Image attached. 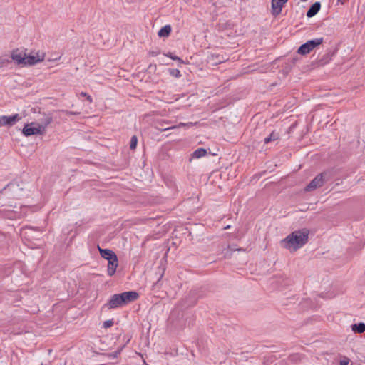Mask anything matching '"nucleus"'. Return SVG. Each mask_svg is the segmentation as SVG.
I'll return each instance as SVG.
<instances>
[{
	"label": "nucleus",
	"instance_id": "3",
	"mask_svg": "<svg viewBox=\"0 0 365 365\" xmlns=\"http://www.w3.org/2000/svg\"><path fill=\"white\" fill-rule=\"evenodd\" d=\"M98 250L101 256L108 260V268L107 272L109 276H113L115 272L116 268L118 265V260L116 254L110 249H102L99 246Z\"/></svg>",
	"mask_w": 365,
	"mask_h": 365
},
{
	"label": "nucleus",
	"instance_id": "10",
	"mask_svg": "<svg viewBox=\"0 0 365 365\" xmlns=\"http://www.w3.org/2000/svg\"><path fill=\"white\" fill-rule=\"evenodd\" d=\"M284 4L285 3H282V1L279 0H272V14L274 16L279 14Z\"/></svg>",
	"mask_w": 365,
	"mask_h": 365
},
{
	"label": "nucleus",
	"instance_id": "21",
	"mask_svg": "<svg viewBox=\"0 0 365 365\" xmlns=\"http://www.w3.org/2000/svg\"><path fill=\"white\" fill-rule=\"evenodd\" d=\"M113 324V319L106 320L103 322V327L106 329L112 327Z\"/></svg>",
	"mask_w": 365,
	"mask_h": 365
},
{
	"label": "nucleus",
	"instance_id": "22",
	"mask_svg": "<svg viewBox=\"0 0 365 365\" xmlns=\"http://www.w3.org/2000/svg\"><path fill=\"white\" fill-rule=\"evenodd\" d=\"M81 96H84L85 98H86V99L90 102L91 103L92 102V98L90 95H88V93H85V92H81Z\"/></svg>",
	"mask_w": 365,
	"mask_h": 365
},
{
	"label": "nucleus",
	"instance_id": "24",
	"mask_svg": "<svg viewBox=\"0 0 365 365\" xmlns=\"http://www.w3.org/2000/svg\"><path fill=\"white\" fill-rule=\"evenodd\" d=\"M161 125H162V128H159V130H161V131H165V130H171V129H175L176 128L175 126L164 128L163 127V124H161Z\"/></svg>",
	"mask_w": 365,
	"mask_h": 365
},
{
	"label": "nucleus",
	"instance_id": "5",
	"mask_svg": "<svg viewBox=\"0 0 365 365\" xmlns=\"http://www.w3.org/2000/svg\"><path fill=\"white\" fill-rule=\"evenodd\" d=\"M336 171L334 169H329L318 174L310 182H324L330 180H336L335 178Z\"/></svg>",
	"mask_w": 365,
	"mask_h": 365
},
{
	"label": "nucleus",
	"instance_id": "18",
	"mask_svg": "<svg viewBox=\"0 0 365 365\" xmlns=\"http://www.w3.org/2000/svg\"><path fill=\"white\" fill-rule=\"evenodd\" d=\"M168 72L170 76H174L175 78L181 77L180 71L176 68H170L168 69Z\"/></svg>",
	"mask_w": 365,
	"mask_h": 365
},
{
	"label": "nucleus",
	"instance_id": "28",
	"mask_svg": "<svg viewBox=\"0 0 365 365\" xmlns=\"http://www.w3.org/2000/svg\"><path fill=\"white\" fill-rule=\"evenodd\" d=\"M280 1H282V3H286L288 0H279Z\"/></svg>",
	"mask_w": 365,
	"mask_h": 365
},
{
	"label": "nucleus",
	"instance_id": "15",
	"mask_svg": "<svg viewBox=\"0 0 365 365\" xmlns=\"http://www.w3.org/2000/svg\"><path fill=\"white\" fill-rule=\"evenodd\" d=\"M351 329L355 333L361 334L365 331V324L363 322L354 324L351 325Z\"/></svg>",
	"mask_w": 365,
	"mask_h": 365
},
{
	"label": "nucleus",
	"instance_id": "4",
	"mask_svg": "<svg viewBox=\"0 0 365 365\" xmlns=\"http://www.w3.org/2000/svg\"><path fill=\"white\" fill-rule=\"evenodd\" d=\"M322 42L323 38H318L309 40L299 46V48L297 50V53L301 55H306L307 53H309L317 46L322 44Z\"/></svg>",
	"mask_w": 365,
	"mask_h": 365
},
{
	"label": "nucleus",
	"instance_id": "25",
	"mask_svg": "<svg viewBox=\"0 0 365 365\" xmlns=\"http://www.w3.org/2000/svg\"><path fill=\"white\" fill-rule=\"evenodd\" d=\"M63 112L65 113V114L66 115H78V114H79L78 112H73V111H68V110H63Z\"/></svg>",
	"mask_w": 365,
	"mask_h": 365
},
{
	"label": "nucleus",
	"instance_id": "19",
	"mask_svg": "<svg viewBox=\"0 0 365 365\" xmlns=\"http://www.w3.org/2000/svg\"><path fill=\"white\" fill-rule=\"evenodd\" d=\"M138 143V138L135 135H133L131 137L130 142V148L131 150H134L136 148Z\"/></svg>",
	"mask_w": 365,
	"mask_h": 365
},
{
	"label": "nucleus",
	"instance_id": "30",
	"mask_svg": "<svg viewBox=\"0 0 365 365\" xmlns=\"http://www.w3.org/2000/svg\"><path fill=\"white\" fill-rule=\"evenodd\" d=\"M230 227V225H227V226H226V227H225V230H227V229H229Z\"/></svg>",
	"mask_w": 365,
	"mask_h": 365
},
{
	"label": "nucleus",
	"instance_id": "20",
	"mask_svg": "<svg viewBox=\"0 0 365 365\" xmlns=\"http://www.w3.org/2000/svg\"><path fill=\"white\" fill-rule=\"evenodd\" d=\"M166 56L170 58L171 59L174 61H178L180 63H184L185 62L178 56L173 55L172 53H168L165 54Z\"/></svg>",
	"mask_w": 365,
	"mask_h": 365
},
{
	"label": "nucleus",
	"instance_id": "26",
	"mask_svg": "<svg viewBox=\"0 0 365 365\" xmlns=\"http://www.w3.org/2000/svg\"><path fill=\"white\" fill-rule=\"evenodd\" d=\"M150 54L152 56H157L158 53L156 52L152 51V52H150Z\"/></svg>",
	"mask_w": 365,
	"mask_h": 365
},
{
	"label": "nucleus",
	"instance_id": "2",
	"mask_svg": "<svg viewBox=\"0 0 365 365\" xmlns=\"http://www.w3.org/2000/svg\"><path fill=\"white\" fill-rule=\"evenodd\" d=\"M138 297L139 294L135 291L115 294L111 296L109 301L104 306L109 309H116L135 301Z\"/></svg>",
	"mask_w": 365,
	"mask_h": 365
},
{
	"label": "nucleus",
	"instance_id": "27",
	"mask_svg": "<svg viewBox=\"0 0 365 365\" xmlns=\"http://www.w3.org/2000/svg\"><path fill=\"white\" fill-rule=\"evenodd\" d=\"M118 354V351H115V352L113 354V356H116Z\"/></svg>",
	"mask_w": 365,
	"mask_h": 365
},
{
	"label": "nucleus",
	"instance_id": "29",
	"mask_svg": "<svg viewBox=\"0 0 365 365\" xmlns=\"http://www.w3.org/2000/svg\"><path fill=\"white\" fill-rule=\"evenodd\" d=\"M280 1H282V3H286L288 0H279Z\"/></svg>",
	"mask_w": 365,
	"mask_h": 365
},
{
	"label": "nucleus",
	"instance_id": "1",
	"mask_svg": "<svg viewBox=\"0 0 365 365\" xmlns=\"http://www.w3.org/2000/svg\"><path fill=\"white\" fill-rule=\"evenodd\" d=\"M309 230L307 228L295 230L281 240V245L291 252L302 247L309 240Z\"/></svg>",
	"mask_w": 365,
	"mask_h": 365
},
{
	"label": "nucleus",
	"instance_id": "17",
	"mask_svg": "<svg viewBox=\"0 0 365 365\" xmlns=\"http://www.w3.org/2000/svg\"><path fill=\"white\" fill-rule=\"evenodd\" d=\"M322 184H307V185L304 187V192H311L316 190L317 187H321Z\"/></svg>",
	"mask_w": 365,
	"mask_h": 365
},
{
	"label": "nucleus",
	"instance_id": "13",
	"mask_svg": "<svg viewBox=\"0 0 365 365\" xmlns=\"http://www.w3.org/2000/svg\"><path fill=\"white\" fill-rule=\"evenodd\" d=\"M207 152L205 148H197L192 153V155H191L192 157L190 160H191L192 158H200L202 157L205 156L207 155Z\"/></svg>",
	"mask_w": 365,
	"mask_h": 365
},
{
	"label": "nucleus",
	"instance_id": "14",
	"mask_svg": "<svg viewBox=\"0 0 365 365\" xmlns=\"http://www.w3.org/2000/svg\"><path fill=\"white\" fill-rule=\"evenodd\" d=\"M171 31V26L170 25H165L159 30L158 35L160 37H167L170 34Z\"/></svg>",
	"mask_w": 365,
	"mask_h": 365
},
{
	"label": "nucleus",
	"instance_id": "8",
	"mask_svg": "<svg viewBox=\"0 0 365 365\" xmlns=\"http://www.w3.org/2000/svg\"><path fill=\"white\" fill-rule=\"evenodd\" d=\"M11 59L15 61L17 65L26 66V53L19 51L18 49L14 50L11 53Z\"/></svg>",
	"mask_w": 365,
	"mask_h": 365
},
{
	"label": "nucleus",
	"instance_id": "12",
	"mask_svg": "<svg viewBox=\"0 0 365 365\" xmlns=\"http://www.w3.org/2000/svg\"><path fill=\"white\" fill-rule=\"evenodd\" d=\"M52 116L50 115H43V118L41 120V123L38 125L44 133L46 131V128L52 122Z\"/></svg>",
	"mask_w": 365,
	"mask_h": 365
},
{
	"label": "nucleus",
	"instance_id": "6",
	"mask_svg": "<svg viewBox=\"0 0 365 365\" xmlns=\"http://www.w3.org/2000/svg\"><path fill=\"white\" fill-rule=\"evenodd\" d=\"M34 123L26 124L23 128L22 133L25 136H30L32 135L43 134L44 132L42 130L40 125L38 124L37 127L34 126Z\"/></svg>",
	"mask_w": 365,
	"mask_h": 365
},
{
	"label": "nucleus",
	"instance_id": "9",
	"mask_svg": "<svg viewBox=\"0 0 365 365\" xmlns=\"http://www.w3.org/2000/svg\"><path fill=\"white\" fill-rule=\"evenodd\" d=\"M45 54L43 53H40L39 52L36 53V55H26V66H33L39 62H41L44 59Z\"/></svg>",
	"mask_w": 365,
	"mask_h": 365
},
{
	"label": "nucleus",
	"instance_id": "11",
	"mask_svg": "<svg viewBox=\"0 0 365 365\" xmlns=\"http://www.w3.org/2000/svg\"><path fill=\"white\" fill-rule=\"evenodd\" d=\"M320 9H321V4H320V2L317 1V2L314 3L310 6L309 10L307 11V16L308 18H312V17L314 16L319 11Z\"/></svg>",
	"mask_w": 365,
	"mask_h": 365
},
{
	"label": "nucleus",
	"instance_id": "7",
	"mask_svg": "<svg viewBox=\"0 0 365 365\" xmlns=\"http://www.w3.org/2000/svg\"><path fill=\"white\" fill-rule=\"evenodd\" d=\"M21 117L19 114H15L11 116L2 115L0 117V127L1 126H12L14 123L19 120Z\"/></svg>",
	"mask_w": 365,
	"mask_h": 365
},
{
	"label": "nucleus",
	"instance_id": "23",
	"mask_svg": "<svg viewBox=\"0 0 365 365\" xmlns=\"http://www.w3.org/2000/svg\"><path fill=\"white\" fill-rule=\"evenodd\" d=\"M349 363V359L346 357H344L343 359L340 360V365H348Z\"/></svg>",
	"mask_w": 365,
	"mask_h": 365
},
{
	"label": "nucleus",
	"instance_id": "16",
	"mask_svg": "<svg viewBox=\"0 0 365 365\" xmlns=\"http://www.w3.org/2000/svg\"><path fill=\"white\" fill-rule=\"evenodd\" d=\"M279 138V135L278 133H276L275 131H272L269 135L264 138V142L265 144H267L272 141H275L278 140Z\"/></svg>",
	"mask_w": 365,
	"mask_h": 365
}]
</instances>
